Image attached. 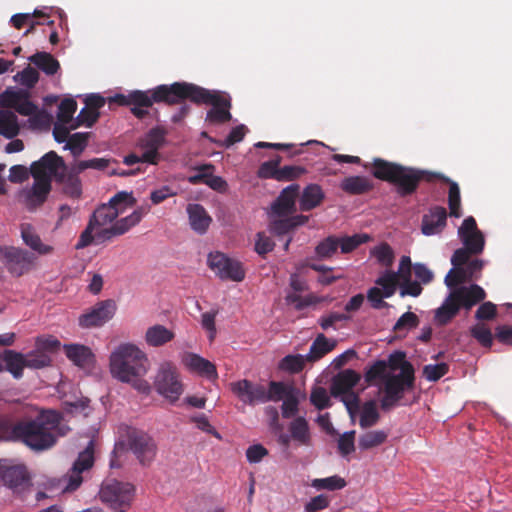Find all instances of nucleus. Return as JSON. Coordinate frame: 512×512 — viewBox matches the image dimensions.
Listing matches in <instances>:
<instances>
[{"mask_svg":"<svg viewBox=\"0 0 512 512\" xmlns=\"http://www.w3.org/2000/svg\"><path fill=\"white\" fill-rule=\"evenodd\" d=\"M288 431L291 434L293 441L298 446H310L312 442V436L310 432V427L308 421L302 417L298 416L293 419L289 426Z\"/></svg>","mask_w":512,"mask_h":512,"instance_id":"32","label":"nucleus"},{"mask_svg":"<svg viewBox=\"0 0 512 512\" xmlns=\"http://www.w3.org/2000/svg\"><path fill=\"white\" fill-rule=\"evenodd\" d=\"M191 228L198 234L202 235L208 230L212 218L206 209L197 203H191L186 208Z\"/></svg>","mask_w":512,"mask_h":512,"instance_id":"27","label":"nucleus"},{"mask_svg":"<svg viewBox=\"0 0 512 512\" xmlns=\"http://www.w3.org/2000/svg\"><path fill=\"white\" fill-rule=\"evenodd\" d=\"M0 261L14 277H20L34 267L36 256L20 247L0 246Z\"/></svg>","mask_w":512,"mask_h":512,"instance_id":"9","label":"nucleus"},{"mask_svg":"<svg viewBox=\"0 0 512 512\" xmlns=\"http://www.w3.org/2000/svg\"><path fill=\"white\" fill-rule=\"evenodd\" d=\"M133 199L132 194L121 191L115 194L108 203L98 206L92 215L89 217L87 226L81 232L79 239L75 245L77 250L84 249L94 242L93 232L97 228L105 227L106 225L113 224L117 221V217L122 210L119 205L126 203L128 200Z\"/></svg>","mask_w":512,"mask_h":512,"instance_id":"5","label":"nucleus"},{"mask_svg":"<svg viewBox=\"0 0 512 512\" xmlns=\"http://www.w3.org/2000/svg\"><path fill=\"white\" fill-rule=\"evenodd\" d=\"M63 170H67V165L63 158L55 151H49L38 161L33 162L30 167V173L33 178H38V176L48 177L50 182L52 181V178L57 180V175H60Z\"/></svg>","mask_w":512,"mask_h":512,"instance_id":"16","label":"nucleus"},{"mask_svg":"<svg viewBox=\"0 0 512 512\" xmlns=\"http://www.w3.org/2000/svg\"><path fill=\"white\" fill-rule=\"evenodd\" d=\"M165 134L161 128H152L144 138L139 140L138 146L143 150L144 163L158 164L161 158L159 149L165 143Z\"/></svg>","mask_w":512,"mask_h":512,"instance_id":"17","label":"nucleus"},{"mask_svg":"<svg viewBox=\"0 0 512 512\" xmlns=\"http://www.w3.org/2000/svg\"><path fill=\"white\" fill-rule=\"evenodd\" d=\"M94 464V445L90 441L84 451L80 452L68 475L59 479L63 492H72L79 488L83 481L82 472L91 468Z\"/></svg>","mask_w":512,"mask_h":512,"instance_id":"14","label":"nucleus"},{"mask_svg":"<svg viewBox=\"0 0 512 512\" xmlns=\"http://www.w3.org/2000/svg\"><path fill=\"white\" fill-rule=\"evenodd\" d=\"M388 433L384 430H369L361 434L358 438V447L366 451L379 447L386 442Z\"/></svg>","mask_w":512,"mask_h":512,"instance_id":"42","label":"nucleus"},{"mask_svg":"<svg viewBox=\"0 0 512 512\" xmlns=\"http://www.w3.org/2000/svg\"><path fill=\"white\" fill-rule=\"evenodd\" d=\"M170 106L182 104L185 100L196 105H211L205 120L210 124H223L231 120L230 97L221 91L209 90L189 82H174L171 84Z\"/></svg>","mask_w":512,"mask_h":512,"instance_id":"3","label":"nucleus"},{"mask_svg":"<svg viewBox=\"0 0 512 512\" xmlns=\"http://www.w3.org/2000/svg\"><path fill=\"white\" fill-rule=\"evenodd\" d=\"M110 373L120 382L130 384L142 394H149L151 386L144 376L150 369V361L144 351L132 343L120 344L110 355Z\"/></svg>","mask_w":512,"mask_h":512,"instance_id":"2","label":"nucleus"},{"mask_svg":"<svg viewBox=\"0 0 512 512\" xmlns=\"http://www.w3.org/2000/svg\"><path fill=\"white\" fill-rule=\"evenodd\" d=\"M371 255L374 256L376 258L377 262L381 266H384V267L392 266L394 259H395V254H394L393 249L386 242L381 243L380 245L374 247L371 250Z\"/></svg>","mask_w":512,"mask_h":512,"instance_id":"50","label":"nucleus"},{"mask_svg":"<svg viewBox=\"0 0 512 512\" xmlns=\"http://www.w3.org/2000/svg\"><path fill=\"white\" fill-rule=\"evenodd\" d=\"M77 109V102L72 98H66L61 101L58 107L57 118L58 121L62 124H69L73 115Z\"/></svg>","mask_w":512,"mask_h":512,"instance_id":"54","label":"nucleus"},{"mask_svg":"<svg viewBox=\"0 0 512 512\" xmlns=\"http://www.w3.org/2000/svg\"><path fill=\"white\" fill-rule=\"evenodd\" d=\"M3 483L14 493H21L31 485V479L24 465H13L2 469Z\"/></svg>","mask_w":512,"mask_h":512,"instance_id":"20","label":"nucleus"},{"mask_svg":"<svg viewBox=\"0 0 512 512\" xmlns=\"http://www.w3.org/2000/svg\"><path fill=\"white\" fill-rule=\"evenodd\" d=\"M26 367L30 369H42L52 364V358L45 351L36 347L33 351L24 354Z\"/></svg>","mask_w":512,"mask_h":512,"instance_id":"46","label":"nucleus"},{"mask_svg":"<svg viewBox=\"0 0 512 512\" xmlns=\"http://www.w3.org/2000/svg\"><path fill=\"white\" fill-rule=\"evenodd\" d=\"M207 264L221 280L240 282L245 278V270L241 262L229 258L222 252L209 253Z\"/></svg>","mask_w":512,"mask_h":512,"instance_id":"13","label":"nucleus"},{"mask_svg":"<svg viewBox=\"0 0 512 512\" xmlns=\"http://www.w3.org/2000/svg\"><path fill=\"white\" fill-rule=\"evenodd\" d=\"M281 160L282 158L277 155L275 158L263 162L258 169V177L261 179H274L277 181Z\"/></svg>","mask_w":512,"mask_h":512,"instance_id":"53","label":"nucleus"},{"mask_svg":"<svg viewBox=\"0 0 512 512\" xmlns=\"http://www.w3.org/2000/svg\"><path fill=\"white\" fill-rule=\"evenodd\" d=\"M81 171L76 170V165L73 164L69 169L61 171L57 175L56 182L62 185V191L65 195L78 199L82 195V183L79 178Z\"/></svg>","mask_w":512,"mask_h":512,"instance_id":"25","label":"nucleus"},{"mask_svg":"<svg viewBox=\"0 0 512 512\" xmlns=\"http://www.w3.org/2000/svg\"><path fill=\"white\" fill-rule=\"evenodd\" d=\"M148 212L146 208H140L133 211L130 215L118 219L109 227L97 228L93 232L95 244L110 243L115 237L127 233L132 227L136 226L142 217Z\"/></svg>","mask_w":512,"mask_h":512,"instance_id":"12","label":"nucleus"},{"mask_svg":"<svg viewBox=\"0 0 512 512\" xmlns=\"http://www.w3.org/2000/svg\"><path fill=\"white\" fill-rule=\"evenodd\" d=\"M310 402L318 410H323L332 405L330 397L324 387H314L310 394Z\"/></svg>","mask_w":512,"mask_h":512,"instance_id":"60","label":"nucleus"},{"mask_svg":"<svg viewBox=\"0 0 512 512\" xmlns=\"http://www.w3.org/2000/svg\"><path fill=\"white\" fill-rule=\"evenodd\" d=\"M3 361L5 363V369L15 379H21L23 377V370L26 367L24 354L14 350H5L3 353Z\"/></svg>","mask_w":512,"mask_h":512,"instance_id":"36","label":"nucleus"},{"mask_svg":"<svg viewBox=\"0 0 512 512\" xmlns=\"http://www.w3.org/2000/svg\"><path fill=\"white\" fill-rule=\"evenodd\" d=\"M312 486L317 490H340L346 486V481L338 475L327 478H318L312 481Z\"/></svg>","mask_w":512,"mask_h":512,"instance_id":"52","label":"nucleus"},{"mask_svg":"<svg viewBox=\"0 0 512 512\" xmlns=\"http://www.w3.org/2000/svg\"><path fill=\"white\" fill-rule=\"evenodd\" d=\"M173 331L163 325L156 324L149 327L145 333V341L151 347H160L174 338Z\"/></svg>","mask_w":512,"mask_h":512,"instance_id":"35","label":"nucleus"},{"mask_svg":"<svg viewBox=\"0 0 512 512\" xmlns=\"http://www.w3.org/2000/svg\"><path fill=\"white\" fill-rule=\"evenodd\" d=\"M406 355L404 352L397 351L389 356V367L392 370H400L399 374H404L406 369L411 370V375L415 376V370L413 365L405 359Z\"/></svg>","mask_w":512,"mask_h":512,"instance_id":"61","label":"nucleus"},{"mask_svg":"<svg viewBox=\"0 0 512 512\" xmlns=\"http://www.w3.org/2000/svg\"><path fill=\"white\" fill-rule=\"evenodd\" d=\"M171 93V84H161L147 91L133 90L127 95L116 94L110 101L121 106H132L131 113L138 119H144L149 114L147 108L154 103L170 106Z\"/></svg>","mask_w":512,"mask_h":512,"instance_id":"6","label":"nucleus"},{"mask_svg":"<svg viewBox=\"0 0 512 512\" xmlns=\"http://www.w3.org/2000/svg\"><path fill=\"white\" fill-rule=\"evenodd\" d=\"M21 238L25 245L30 247L33 251L40 255L50 254L53 247L46 245L42 242L40 236L35 231L34 227L29 223H23L20 226Z\"/></svg>","mask_w":512,"mask_h":512,"instance_id":"31","label":"nucleus"},{"mask_svg":"<svg viewBox=\"0 0 512 512\" xmlns=\"http://www.w3.org/2000/svg\"><path fill=\"white\" fill-rule=\"evenodd\" d=\"M88 137V133H74L69 136L64 149L70 150L74 157H79L87 146Z\"/></svg>","mask_w":512,"mask_h":512,"instance_id":"51","label":"nucleus"},{"mask_svg":"<svg viewBox=\"0 0 512 512\" xmlns=\"http://www.w3.org/2000/svg\"><path fill=\"white\" fill-rule=\"evenodd\" d=\"M340 188L349 195H362L370 192L374 185L370 178L357 175L345 177L340 183Z\"/></svg>","mask_w":512,"mask_h":512,"instance_id":"33","label":"nucleus"},{"mask_svg":"<svg viewBox=\"0 0 512 512\" xmlns=\"http://www.w3.org/2000/svg\"><path fill=\"white\" fill-rule=\"evenodd\" d=\"M436 180L449 184L448 206L450 210V216L455 218L461 217V196L458 184L441 173H438V176L435 177V181Z\"/></svg>","mask_w":512,"mask_h":512,"instance_id":"34","label":"nucleus"},{"mask_svg":"<svg viewBox=\"0 0 512 512\" xmlns=\"http://www.w3.org/2000/svg\"><path fill=\"white\" fill-rule=\"evenodd\" d=\"M117 306L114 300L107 299L96 303L90 311L79 317V326L82 328H94L103 326L111 320L116 312Z\"/></svg>","mask_w":512,"mask_h":512,"instance_id":"15","label":"nucleus"},{"mask_svg":"<svg viewBox=\"0 0 512 512\" xmlns=\"http://www.w3.org/2000/svg\"><path fill=\"white\" fill-rule=\"evenodd\" d=\"M370 239L371 237L366 233L339 237V248L341 253L347 254L354 251L359 245L368 242Z\"/></svg>","mask_w":512,"mask_h":512,"instance_id":"49","label":"nucleus"},{"mask_svg":"<svg viewBox=\"0 0 512 512\" xmlns=\"http://www.w3.org/2000/svg\"><path fill=\"white\" fill-rule=\"evenodd\" d=\"M335 345V342H330L324 334H319L310 346L306 359L308 362H315L332 351Z\"/></svg>","mask_w":512,"mask_h":512,"instance_id":"40","label":"nucleus"},{"mask_svg":"<svg viewBox=\"0 0 512 512\" xmlns=\"http://www.w3.org/2000/svg\"><path fill=\"white\" fill-rule=\"evenodd\" d=\"M63 349L66 357L78 367L90 366L94 362V354L88 346L65 344Z\"/></svg>","mask_w":512,"mask_h":512,"instance_id":"29","label":"nucleus"},{"mask_svg":"<svg viewBox=\"0 0 512 512\" xmlns=\"http://www.w3.org/2000/svg\"><path fill=\"white\" fill-rule=\"evenodd\" d=\"M51 191V182L48 177L34 178L32 188L27 191L25 196L26 207L32 211L41 206L47 199Z\"/></svg>","mask_w":512,"mask_h":512,"instance_id":"24","label":"nucleus"},{"mask_svg":"<svg viewBox=\"0 0 512 512\" xmlns=\"http://www.w3.org/2000/svg\"><path fill=\"white\" fill-rule=\"evenodd\" d=\"M127 445L143 466H149L156 457L157 444L153 437L145 431L129 429L127 432Z\"/></svg>","mask_w":512,"mask_h":512,"instance_id":"11","label":"nucleus"},{"mask_svg":"<svg viewBox=\"0 0 512 512\" xmlns=\"http://www.w3.org/2000/svg\"><path fill=\"white\" fill-rule=\"evenodd\" d=\"M29 60L47 75H54L60 69L58 60L47 52H37Z\"/></svg>","mask_w":512,"mask_h":512,"instance_id":"41","label":"nucleus"},{"mask_svg":"<svg viewBox=\"0 0 512 512\" xmlns=\"http://www.w3.org/2000/svg\"><path fill=\"white\" fill-rule=\"evenodd\" d=\"M398 282L399 280L392 274V271H386L376 280V284L382 287L385 298H389L395 293Z\"/></svg>","mask_w":512,"mask_h":512,"instance_id":"57","label":"nucleus"},{"mask_svg":"<svg viewBox=\"0 0 512 512\" xmlns=\"http://www.w3.org/2000/svg\"><path fill=\"white\" fill-rule=\"evenodd\" d=\"M471 280L468 275V271L464 267L453 266L445 276L444 282L445 285L451 289H455L456 287L463 286L462 284Z\"/></svg>","mask_w":512,"mask_h":512,"instance_id":"48","label":"nucleus"},{"mask_svg":"<svg viewBox=\"0 0 512 512\" xmlns=\"http://www.w3.org/2000/svg\"><path fill=\"white\" fill-rule=\"evenodd\" d=\"M232 393L244 404L254 406L263 403L264 385L242 379L230 383Z\"/></svg>","mask_w":512,"mask_h":512,"instance_id":"18","label":"nucleus"},{"mask_svg":"<svg viewBox=\"0 0 512 512\" xmlns=\"http://www.w3.org/2000/svg\"><path fill=\"white\" fill-rule=\"evenodd\" d=\"M447 211L442 206H433L422 216L421 232L425 236L441 234L447 226Z\"/></svg>","mask_w":512,"mask_h":512,"instance_id":"21","label":"nucleus"},{"mask_svg":"<svg viewBox=\"0 0 512 512\" xmlns=\"http://www.w3.org/2000/svg\"><path fill=\"white\" fill-rule=\"evenodd\" d=\"M304 173H306V169L302 166L296 165H286L283 167L279 166L278 178L277 181H293L295 179L300 178Z\"/></svg>","mask_w":512,"mask_h":512,"instance_id":"64","label":"nucleus"},{"mask_svg":"<svg viewBox=\"0 0 512 512\" xmlns=\"http://www.w3.org/2000/svg\"><path fill=\"white\" fill-rule=\"evenodd\" d=\"M450 294L458 307L467 311L486 298L485 290L477 284L456 287L450 291Z\"/></svg>","mask_w":512,"mask_h":512,"instance_id":"22","label":"nucleus"},{"mask_svg":"<svg viewBox=\"0 0 512 512\" xmlns=\"http://www.w3.org/2000/svg\"><path fill=\"white\" fill-rule=\"evenodd\" d=\"M299 191L300 186L298 184H291L284 188L271 205V217H286L294 213Z\"/></svg>","mask_w":512,"mask_h":512,"instance_id":"19","label":"nucleus"},{"mask_svg":"<svg viewBox=\"0 0 512 512\" xmlns=\"http://www.w3.org/2000/svg\"><path fill=\"white\" fill-rule=\"evenodd\" d=\"M449 371L448 364L442 362L438 364H429L423 367V376L431 382H436Z\"/></svg>","mask_w":512,"mask_h":512,"instance_id":"62","label":"nucleus"},{"mask_svg":"<svg viewBox=\"0 0 512 512\" xmlns=\"http://www.w3.org/2000/svg\"><path fill=\"white\" fill-rule=\"evenodd\" d=\"M100 117L99 112H95L87 107L80 110L74 123L70 126L71 129H76L80 126L92 127Z\"/></svg>","mask_w":512,"mask_h":512,"instance_id":"55","label":"nucleus"},{"mask_svg":"<svg viewBox=\"0 0 512 512\" xmlns=\"http://www.w3.org/2000/svg\"><path fill=\"white\" fill-rule=\"evenodd\" d=\"M471 336L476 339L483 347L490 348L493 343L491 330L484 324H476L470 329Z\"/></svg>","mask_w":512,"mask_h":512,"instance_id":"56","label":"nucleus"},{"mask_svg":"<svg viewBox=\"0 0 512 512\" xmlns=\"http://www.w3.org/2000/svg\"><path fill=\"white\" fill-rule=\"evenodd\" d=\"M308 362L306 355H287L279 362V369L289 373H299L304 367L305 363Z\"/></svg>","mask_w":512,"mask_h":512,"instance_id":"47","label":"nucleus"},{"mask_svg":"<svg viewBox=\"0 0 512 512\" xmlns=\"http://www.w3.org/2000/svg\"><path fill=\"white\" fill-rule=\"evenodd\" d=\"M60 421V413L48 410L15 423L3 421L0 428L6 439L19 441L35 451H44L55 445Z\"/></svg>","mask_w":512,"mask_h":512,"instance_id":"1","label":"nucleus"},{"mask_svg":"<svg viewBox=\"0 0 512 512\" xmlns=\"http://www.w3.org/2000/svg\"><path fill=\"white\" fill-rule=\"evenodd\" d=\"M293 393V388L284 382L270 381L269 389L264 387L263 403L268 401L277 402Z\"/></svg>","mask_w":512,"mask_h":512,"instance_id":"43","label":"nucleus"},{"mask_svg":"<svg viewBox=\"0 0 512 512\" xmlns=\"http://www.w3.org/2000/svg\"><path fill=\"white\" fill-rule=\"evenodd\" d=\"M371 165V174L376 179L394 185L397 194L401 197L414 194L421 181L434 182L435 177L438 176L436 172L403 166L381 158H375Z\"/></svg>","mask_w":512,"mask_h":512,"instance_id":"4","label":"nucleus"},{"mask_svg":"<svg viewBox=\"0 0 512 512\" xmlns=\"http://www.w3.org/2000/svg\"><path fill=\"white\" fill-rule=\"evenodd\" d=\"M154 385L156 391L171 402L177 401L183 393V384L172 362H164L160 365Z\"/></svg>","mask_w":512,"mask_h":512,"instance_id":"10","label":"nucleus"},{"mask_svg":"<svg viewBox=\"0 0 512 512\" xmlns=\"http://www.w3.org/2000/svg\"><path fill=\"white\" fill-rule=\"evenodd\" d=\"M339 249V237L330 235L321 240L315 247L314 252L319 260L331 259Z\"/></svg>","mask_w":512,"mask_h":512,"instance_id":"44","label":"nucleus"},{"mask_svg":"<svg viewBox=\"0 0 512 512\" xmlns=\"http://www.w3.org/2000/svg\"><path fill=\"white\" fill-rule=\"evenodd\" d=\"M380 419V414L377 410V406L375 401L370 400L363 404L360 418H359V425L362 429L370 428L378 423Z\"/></svg>","mask_w":512,"mask_h":512,"instance_id":"45","label":"nucleus"},{"mask_svg":"<svg viewBox=\"0 0 512 512\" xmlns=\"http://www.w3.org/2000/svg\"><path fill=\"white\" fill-rule=\"evenodd\" d=\"M324 199L322 188L317 184H310L304 188L300 198V209L310 211L319 206Z\"/></svg>","mask_w":512,"mask_h":512,"instance_id":"37","label":"nucleus"},{"mask_svg":"<svg viewBox=\"0 0 512 512\" xmlns=\"http://www.w3.org/2000/svg\"><path fill=\"white\" fill-rule=\"evenodd\" d=\"M308 219V216L305 215L278 217V219H272L270 221L269 230L276 236H283L297 227L304 225Z\"/></svg>","mask_w":512,"mask_h":512,"instance_id":"30","label":"nucleus"},{"mask_svg":"<svg viewBox=\"0 0 512 512\" xmlns=\"http://www.w3.org/2000/svg\"><path fill=\"white\" fill-rule=\"evenodd\" d=\"M20 132L18 118L12 111L0 110V135L13 139Z\"/></svg>","mask_w":512,"mask_h":512,"instance_id":"39","label":"nucleus"},{"mask_svg":"<svg viewBox=\"0 0 512 512\" xmlns=\"http://www.w3.org/2000/svg\"><path fill=\"white\" fill-rule=\"evenodd\" d=\"M183 365L191 372L197 373L208 379H216L218 377L216 366L209 360L195 353H186L182 357Z\"/></svg>","mask_w":512,"mask_h":512,"instance_id":"26","label":"nucleus"},{"mask_svg":"<svg viewBox=\"0 0 512 512\" xmlns=\"http://www.w3.org/2000/svg\"><path fill=\"white\" fill-rule=\"evenodd\" d=\"M355 434L354 430L343 433L338 439V451L341 456L347 457L355 450Z\"/></svg>","mask_w":512,"mask_h":512,"instance_id":"63","label":"nucleus"},{"mask_svg":"<svg viewBox=\"0 0 512 512\" xmlns=\"http://www.w3.org/2000/svg\"><path fill=\"white\" fill-rule=\"evenodd\" d=\"M360 375L351 369L340 372L331 384V395L337 397L339 395L353 392V387L359 382Z\"/></svg>","mask_w":512,"mask_h":512,"instance_id":"28","label":"nucleus"},{"mask_svg":"<svg viewBox=\"0 0 512 512\" xmlns=\"http://www.w3.org/2000/svg\"><path fill=\"white\" fill-rule=\"evenodd\" d=\"M135 494V487L130 483L116 480L102 484L99 491L100 500L114 512H127Z\"/></svg>","mask_w":512,"mask_h":512,"instance_id":"7","label":"nucleus"},{"mask_svg":"<svg viewBox=\"0 0 512 512\" xmlns=\"http://www.w3.org/2000/svg\"><path fill=\"white\" fill-rule=\"evenodd\" d=\"M460 311L456 301L449 293L442 305L435 311V322L439 326L448 324Z\"/></svg>","mask_w":512,"mask_h":512,"instance_id":"38","label":"nucleus"},{"mask_svg":"<svg viewBox=\"0 0 512 512\" xmlns=\"http://www.w3.org/2000/svg\"><path fill=\"white\" fill-rule=\"evenodd\" d=\"M460 239L464 246L474 255L481 253L484 249L485 240L481 231L463 236Z\"/></svg>","mask_w":512,"mask_h":512,"instance_id":"59","label":"nucleus"},{"mask_svg":"<svg viewBox=\"0 0 512 512\" xmlns=\"http://www.w3.org/2000/svg\"><path fill=\"white\" fill-rule=\"evenodd\" d=\"M415 386V376L411 375V370L404 371V374H388L385 377L383 392L380 400L381 409L388 411L395 407L403 398L406 391H410Z\"/></svg>","mask_w":512,"mask_h":512,"instance_id":"8","label":"nucleus"},{"mask_svg":"<svg viewBox=\"0 0 512 512\" xmlns=\"http://www.w3.org/2000/svg\"><path fill=\"white\" fill-rule=\"evenodd\" d=\"M1 105L15 109L23 116H31L38 110L37 106L29 100L28 94L23 91H5Z\"/></svg>","mask_w":512,"mask_h":512,"instance_id":"23","label":"nucleus"},{"mask_svg":"<svg viewBox=\"0 0 512 512\" xmlns=\"http://www.w3.org/2000/svg\"><path fill=\"white\" fill-rule=\"evenodd\" d=\"M419 325V318L413 312H405L400 316L395 325L393 326V330L396 333L406 332L413 328H416Z\"/></svg>","mask_w":512,"mask_h":512,"instance_id":"58","label":"nucleus"}]
</instances>
